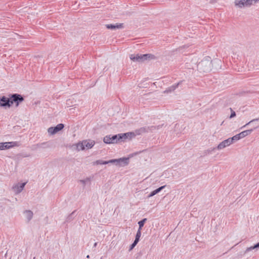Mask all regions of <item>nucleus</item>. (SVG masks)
<instances>
[{"label": "nucleus", "instance_id": "obj_1", "mask_svg": "<svg viewBox=\"0 0 259 259\" xmlns=\"http://www.w3.org/2000/svg\"><path fill=\"white\" fill-rule=\"evenodd\" d=\"M211 58L207 56L205 57L201 62L197 64L198 70L202 72H208L211 70Z\"/></svg>", "mask_w": 259, "mask_h": 259}, {"label": "nucleus", "instance_id": "obj_2", "mask_svg": "<svg viewBox=\"0 0 259 259\" xmlns=\"http://www.w3.org/2000/svg\"><path fill=\"white\" fill-rule=\"evenodd\" d=\"M132 133H125L122 135H107L104 138L103 141L106 144H114L117 143L120 140L125 139L128 136Z\"/></svg>", "mask_w": 259, "mask_h": 259}, {"label": "nucleus", "instance_id": "obj_3", "mask_svg": "<svg viewBox=\"0 0 259 259\" xmlns=\"http://www.w3.org/2000/svg\"><path fill=\"white\" fill-rule=\"evenodd\" d=\"M130 59L133 61L143 62L147 60H151L155 58V56L151 54H131Z\"/></svg>", "mask_w": 259, "mask_h": 259}, {"label": "nucleus", "instance_id": "obj_4", "mask_svg": "<svg viewBox=\"0 0 259 259\" xmlns=\"http://www.w3.org/2000/svg\"><path fill=\"white\" fill-rule=\"evenodd\" d=\"M64 124L60 123L55 127H50L48 129V132L50 135H53L62 130L64 128Z\"/></svg>", "mask_w": 259, "mask_h": 259}, {"label": "nucleus", "instance_id": "obj_5", "mask_svg": "<svg viewBox=\"0 0 259 259\" xmlns=\"http://www.w3.org/2000/svg\"><path fill=\"white\" fill-rule=\"evenodd\" d=\"M12 105L11 98H9L5 96H3L0 98V106L10 107Z\"/></svg>", "mask_w": 259, "mask_h": 259}, {"label": "nucleus", "instance_id": "obj_6", "mask_svg": "<svg viewBox=\"0 0 259 259\" xmlns=\"http://www.w3.org/2000/svg\"><path fill=\"white\" fill-rule=\"evenodd\" d=\"M17 146L18 143L16 142L0 143V150L8 149Z\"/></svg>", "mask_w": 259, "mask_h": 259}, {"label": "nucleus", "instance_id": "obj_7", "mask_svg": "<svg viewBox=\"0 0 259 259\" xmlns=\"http://www.w3.org/2000/svg\"><path fill=\"white\" fill-rule=\"evenodd\" d=\"M11 100L12 102V104L13 103H15L16 106H18L19 103L24 100V98L20 95L15 94L11 95Z\"/></svg>", "mask_w": 259, "mask_h": 259}, {"label": "nucleus", "instance_id": "obj_8", "mask_svg": "<svg viewBox=\"0 0 259 259\" xmlns=\"http://www.w3.org/2000/svg\"><path fill=\"white\" fill-rule=\"evenodd\" d=\"M128 163V158H120L119 159H113V164L116 165L125 166Z\"/></svg>", "mask_w": 259, "mask_h": 259}, {"label": "nucleus", "instance_id": "obj_9", "mask_svg": "<svg viewBox=\"0 0 259 259\" xmlns=\"http://www.w3.org/2000/svg\"><path fill=\"white\" fill-rule=\"evenodd\" d=\"M26 184V182L17 183L13 186L12 189L16 194H19L23 190Z\"/></svg>", "mask_w": 259, "mask_h": 259}, {"label": "nucleus", "instance_id": "obj_10", "mask_svg": "<svg viewBox=\"0 0 259 259\" xmlns=\"http://www.w3.org/2000/svg\"><path fill=\"white\" fill-rule=\"evenodd\" d=\"M232 143L231 142V141L230 140L229 138H228L227 140H225L222 142H221L217 147V149L218 150H222L230 145H231Z\"/></svg>", "mask_w": 259, "mask_h": 259}, {"label": "nucleus", "instance_id": "obj_11", "mask_svg": "<svg viewBox=\"0 0 259 259\" xmlns=\"http://www.w3.org/2000/svg\"><path fill=\"white\" fill-rule=\"evenodd\" d=\"M234 4L235 6L239 8L247 7L246 0H235Z\"/></svg>", "mask_w": 259, "mask_h": 259}, {"label": "nucleus", "instance_id": "obj_12", "mask_svg": "<svg viewBox=\"0 0 259 259\" xmlns=\"http://www.w3.org/2000/svg\"><path fill=\"white\" fill-rule=\"evenodd\" d=\"M108 29H116L123 28V24H107L106 25Z\"/></svg>", "mask_w": 259, "mask_h": 259}, {"label": "nucleus", "instance_id": "obj_13", "mask_svg": "<svg viewBox=\"0 0 259 259\" xmlns=\"http://www.w3.org/2000/svg\"><path fill=\"white\" fill-rule=\"evenodd\" d=\"M85 148L90 149L93 147L95 142L93 141L85 140L83 141Z\"/></svg>", "mask_w": 259, "mask_h": 259}, {"label": "nucleus", "instance_id": "obj_14", "mask_svg": "<svg viewBox=\"0 0 259 259\" xmlns=\"http://www.w3.org/2000/svg\"><path fill=\"white\" fill-rule=\"evenodd\" d=\"M181 83V82H178L177 84L172 85L169 88H167L164 91V93H170L174 91H175L179 86V85Z\"/></svg>", "mask_w": 259, "mask_h": 259}, {"label": "nucleus", "instance_id": "obj_15", "mask_svg": "<svg viewBox=\"0 0 259 259\" xmlns=\"http://www.w3.org/2000/svg\"><path fill=\"white\" fill-rule=\"evenodd\" d=\"M252 131H253L252 130H246V131H243V132H241L240 133L238 134L240 139H241L244 138L245 137L250 135L251 133V132H252Z\"/></svg>", "mask_w": 259, "mask_h": 259}, {"label": "nucleus", "instance_id": "obj_16", "mask_svg": "<svg viewBox=\"0 0 259 259\" xmlns=\"http://www.w3.org/2000/svg\"><path fill=\"white\" fill-rule=\"evenodd\" d=\"M165 187V186H162L161 187H160L159 188H157V189L151 192V193L148 195V198L151 197L156 194L158 193L159 192H160L163 189H164Z\"/></svg>", "mask_w": 259, "mask_h": 259}, {"label": "nucleus", "instance_id": "obj_17", "mask_svg": "<svg viewBox=\"0 0 259 259\" xmlns=\"http://www.w3.org/2000/svg\"><path fill=\"white\" fill-rule=\"evenodd\" d=\"M24 213L25 215V217L27 219V221L28 222L30 221L33 217V213L32 211L31 210H25Z\"/></svg>", "mask_w": 259, "mask_h": 259}, {"label": "nucleus", "instance_id": "obj_18", "mask_svg": "<svg viewBox=\"0 0 259 259\" xmlns=\"http://www.w3.org/2000/svg\"><path fill=\"white\" fill-rule=\"evenodd\" d=\"M76 149L78 151L83 150L85 149V147H84V144H83V141H82L81 142L78 143L77 144H76Z\"/></svg>", "mask_w": 259, "mask_h": 259}, {"label": "nucleus", "instance_id": "obj_19", "mask_svg": "<svg viewBox=\"0 0 259 259\" xmlns=\"http://www.w3.org/2000/svg\"><path fill=\"white\" fill-rule=\"evenodd\" d=\"M259 249V242L256 243V244H255L253 246H250L249 247H247L246 249L245 252H249V251H250L253 249Z\"/></svg>", "mask_w": 259, "mask_h": 259}, {"label": "nucleus", "instance_id": "obj_20", "mask_svg": "<svg viewBox=\"0 0 259 259\" xmlns=\"http://www.w3.org/2000/svg\"><path fill=\"white\" fill-rule=\"evenodd\" d=\"M258 2H259V0H246V3L247 4V7H249L251 5H254Z\"/></svg>", "mask_w": 259, "mask_h": 259}, {"label": "nucleus", "instance_id": "obj_21", "mask_svg": "<svg viewBox=\"0 0 259 259\" xmlns=\"http://www.w3.org/2000/svg\"><path fill=\"white\" fill-rule=\"evenodd\" d=\"M75 213V211H73L71 214H70L66 219V222L69 223L71 221H72L74 219L73 215Z\"/></svg>", "mask_w": 259, "mask_h": 259}, {"label": "nucleus", "instance_id": "obj_22", "mask_svg": "<svg viewBox=\"0 0 259 259\" xmlns=\"http://www.w3.org/2000/svg\"><path fill=\"white\" fill-rule=\"evenodd\" d=\"M229 139L231 141V143L233 144L234 142L240 140V139L239 137L238 134H237L235 136H233V137L230 138Z\"/></svg>", "mask_w": 259, "mask_h": 259}, {"label": "nucleus", "instance_id": "obj_23", "mask_svg": "<svg viewBox=\"0 0 259 259\" xmlns=\"http://www.w3.org/2000/svg\"><path fill=\"white\" fill-rule=\"evenodd\" d=\"M146 221H147L146 219H144L142 220H141L138 222V224L139 225V230H141L142 228L143 227V226Z\"/></svg>", "mask_w": 259, "mask_h": 259}, {"label": "nucleus", "instance_id": "obj_24", "mask_svg": "<svg viewBox=\"0 0 259 259\" xmlns=\"http://www.w3.org/2000/svg\"><path fill=\"white\" fill-rule=\"evenodd\" d=\"M141 236V230L138 229V230L137 232V234H136V238H135V240L138 242L139 241L140 238Z\"/></svg>", "mask_w": 259, "mask_h": 259}, {"label": "nucleus", "instance_id": "obj_25", "mask_svg": "<svg viewBox=\"0 0 259 259\" xmlns=\"http://www.w3.org/2000/svg\"><path fill=\"white\" fill-rule=\"evenodd\" d=\"M91 181V179L90 178H87L84 180H80V182L82 183L84 186H85L87 183H89Z\"/></svg>", "mask_w": 259, "mask_h": 259}, {"label": "nucleus", "instance_id": "obj_26", "mask_svg": "<svg viewBox=\"0 0 259 259\" xmlns=\"http://www.w3.org/2000/svg\"><path fill=\"white\" fill-rule=\"evenodd\" d=\"M94 164H107L106 161L98 160L94 162Z\"/></svg>", "mask_w": 259, "mask_h": 259}, {"label": "nucleus", "instance_id": "obj_27", "mask_svg": "<svg viewBox=\"0 0 259 259\" xmlns=\"http://www.w3.org/2000/svg\"><path fill=\"white\" fill-rule=\"evenodd\" d=\"M138 243V242L135 240L133 244L131 245L129 250H132L135 247V246Z\"/></svg>", "mask_w": 259, "mask_h": 259}, {"label": "nucleus", "instance_id": "obj_28", "mask_svg": "<svg viewBox=\"0 0 259 259\" xmlns=\"http://www.w3.org/2000/svg\"><path fill=\"white\" fill-rule=\"evenodd\" d=\"M231 114L230 115V118H232L233 117H234L236 116V113H235V112L233 111L231 108Z\"/></svg>", "mask_w": 259, "mask_h": 259}, {"label": "nucleus", "instance_id": "obj_29", "mask_svg": "<svg viewBox=\"0 0 259 259\" xmlns=\"http://www.w3.org/2000/svg\"><path fill=\"white\" fill-rule=\"evenodd\" d=\"M258 120V119H253V120H252L250 121H249V122H248L247 124H246L245 126H246V125H248V124H250L251 122H253V121H256V120ZM244 126H245V125H244Z\"/></svg>", "mask_w": 259, "mask_h": 259}, {"label": "nucleus", "instance_id": "obj_30", "mask_svg": "<svg viewBox=\"0 0 259 259\" xmlns=\"http://www.w3.org/2000/svg\"><path fill=\"white\" fill-rule=\"evenodd\" d=\"M107 164L112 163L113 164V159H111L108 161H106Z\"/></svg>", "mask_w": 259, "mask_h": 259}, {"label": "nucleus", "instance_id": "obj_31", "mask_svg": "<svg viewBox=\"0 0 259 259\" xmlns=\"http://www.w3.org/2000/svg\"><path fill=\"white\" fill-rule=\"evenodd\" d=\"M97 245V242L95 243L94 244V247H96Z\"/></svg>", "mask_w": 259, "mask_h": 259}, {"label": "nucleus", "instance_id": "obj_32", "mask_svg": "<svg viewBox=\"0 0 259 259\" xmlns=\"http://www.w3.org/2000/svg\"><path fill=\"white\" fill-rule=\"evenodd\" d=\"M87 258H90V255H88L87 256Z\"/></svg>", "mask_w": 259, "mask_h": 259}, {"label": "nucleus", "instance_id": "obj_33", "mask_svg": "<svg viewBox=\"0 0 259 259\" xmlns=\"http://www.w3.org/2000/svg\"><path fill=\"white\" fill-rule=\"evenodd\" d=\"M69 101H67V104L68 105H70V104L68 103Z\"/></svg>", "mask_w": 259, "mask_h": 259}]
</instances>
